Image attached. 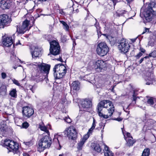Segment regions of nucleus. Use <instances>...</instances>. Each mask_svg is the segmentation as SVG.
Returning a JSON list of instances; mask_svg holds the SVG:
<instances>
[{
  "label": "nucleus",
  "mask_w": 156,
  "mask_h": 156,
  "mask_svg": "<svg viewBox=\"0 0 156 156\" xmlns=\"http://www.w3.org/2000/svg\"><path fill=\"white\" fill-rule=\"evenodd\" d=\"M97 110L99 115L106 119L111 117L114 111V107L111 101L103 100L98 103Z\"/></svg>",
  "instance_id": "1"
},
{
  "label": "nucleus",
  "mask_w": 156,
  "mask_h": 156,
  "mask_svg": "<svg viewBox=\"0 0 156 156\" xmlns=\"http://www.w3.org/2000/svg\"><path fill=\"white\" fill-rule=\"evenodd\" d=\"M36 73L34 76V80L37 82L44 80L48 83L47 75L50 70V66L48 64L42 63L37 64Z\"/></svg>",
  "instance_id": "2"
},
{
  "label": "nucleus",
  "mask_w": 156,
  "mask_h": 156,
  "mask_svg": "<svg viewBox=\"0 0 156 156\" xmlns=\"http://www.w3.org/2000/svg\"><path fill=\"white\" fill-rule=\"evenodd\" d=\"M25 16L26 19L23 21L22 25L19 27H17V32L18 34H23L30 29L34 23V18L30 14H26Z\"/></svg>",
  "instance_id": "3"
},
{
  "label": "nucleus",
  "mask_w": 156,
  "mask_h": 156,
  "mask_svg": "<svg viewBox=\"0 0 156 156\" xmlns=\"http://www.w3.org/2000/svg\"><path fill=\"white\" fill-rule=\"evenodd\" d=\"M49 135H45L39 140L38 144V151L40 152L43 151L45 149L50 147L52 140Z\"/></svg>",
  "instance_id": "4"
},
{
  "label": "nucleus",
  "mask_w": 156,
  "mask_h": 156,
  "mask_svg": "<svg viewBox=\"0 0 156 156\" xmlns=\"http://www.w3.org/2000/svg\"><path fill=\"white\" fill-rule=\"evenodd\" d=\"M54 75L55 79L62 78L66 72V67L62 64L55 65L53 69Z\"/></svg>",
  "instance_id": "5"
},
{
  "label": "nucleus",
  "mask_w": 156,
  "mask_h": 156,
  "mask_svg": "<svg viewBox=\"0 0 156 156\" xmlns=\"http://www.w3.org/2000/svg\"><path fill=\"white\" fill-rule=\"evenodd\" d=\"M154 15H156V2H151L147 9L144 16L148 22L152 20Z\"/></svg>",
  "instance_id": "6"
},
{
  "label": "nucleus",
  "mask_w": 156,
  "mask_h": 156,
  "mask_svg": "<svg viewBox=\"0 0 156 156\" xmlns=\"http://www.w3.org/2000/svg\"><path fill=\"white\" fill-rule=\"evenodd\" d=\"M60 46L58 43L55 40L52 41L50 42V53L48 55H56L60 53Z\"/></svg>",
  "instance_id": "7"
},
{
  "label": "nucleus",
  "mask_w": 156,
  "mask_h": 156,
  "mask_svg": "<svg viewBox=\"0 0 156 156\" xmlns=\"http://www.w3.org/2000/svg\"><path fill=\"white\" fill-rule=\"evenodd\" d=\"M96 51L98 55L103 56L107 54L109 48L105 43L101 42L98 44Z\"/></svg>",
  "instance_id": "8"
},
{
  "label": "nucleus",
  "mask_w": 156,
  "mask_h": 156,
  "mask_svg": "<svg viewBox=\"0 0 156 156\" xmlns=\"http://www.w3.org/2000/svg\"><path fill=\"white\" fill-rule=\"evenodd\" d=\"M107 64L103 60H98L93 62V68L96 70L97 71L100 72L106 70Z\"/></svg>",
  "instance_id": "9"
},
{
  "label": "nucleus",
  "mask_w": 156,
  "mask_h": 156,
  "mask_svg": "<svg viewBox=\"0 0 156 156\" xmlns=\"http://www.w3.org/2000/svg\"><path fill=\"white\" fill-rule=\"evenodd\" d=\"M152 70V69L150 68L145 71L146 73L144 76V78L147 85L152 84L155 81Z\"/></svg>",
  "instance_id": "10"
},
{
  "label": "nucleus",
  "mask_w": 156,
  "mask_h": 156,
  "mask_svg": "<svg viewBox=\"0 0 156 156\" xmlns=\"http://www.w3.org/2000/svg\"><path fill=\"white\" fill-rule=\"evenodd\" d=\"M4 144L8 147V149H11L9 150L10 151H13L14 153V152H16L18 150L19 147L18 144L13 141L6 139L5 140Z\"/></svg>",
  "instance_id": "11"
},
{
  "label": "nucleus",
  "mask_w": 156,
  "mask_h": 156,
  "mask_svg": "<svg viewBox=\"0 0 156 156\" xmlns=\"http://www.w3.org/2000/svg\"><path fill=\"white\" fill-rule=\"evenodd\" d=\"M12 19L11 17L5 14L0 16V27L3 28L5 26H8L11 23Z\"/></svg>",
  "instance_id": "12"
},
{
  "label": "nucleus",
  "mask_w": 156,
  "mask_h": 156,
  "mask_svg": "<svg viewBox=\"0 0 156 156\" xmlns=\"http://www.w3.org/2000/svg\"><path fill=\"white\" fill-rule=\"evenodd\" d=\"M130 45L124 39L121 40L118 45V48L121 52L123 53H126L128 51Z\"/></svg>",
  "instance_id": "13"
},
{
  "label": "nucleus",
  "mask_w": 156,
  "mask_h": 156,
  "mask_svg": "<svg viewBox=\"0 0 156 156\" xmlns=\"http://www.w3.org/2000/svg\"><path fill=\"white\" fill-rule=\"evenodd\" d=\"M92 106L91 101L88 99L83 100L81 101V107L80 109L81 111H88V109Z\"/></svg>",
  "instance_id": "14"
},
{
  "label": "nucleus",
  "mask_w": 156,
  "mask_h": 156,
  "mask_svg": "<svg viewBox=\"0 0 156 156\" xmlns=\"http://www.w3.org/2000/svg\"><path fill=\"white\" fill-rule=\"evenodd\" d=\"M67 135L72 140L75 139L77 137V133L75 128L73 126L68 128L66 130Z\"/></svg>",
  "instance_id": "15"
},
{
  "label": "nucleus",
  "mask_w": 156,
  "mask_h": 156,
  "mask_svg": "<svg viewBox=\"0 0 156 156\" xmlns=\"http://www.w3.org/2000/svg\"><path fill=\"white\" fill-rule=\"evenodd\" d=\"M13 43V40L11 37L5 34L2 37V44L6 47H9Z\"/></svg>",
  "instance_id": "16"
},
{
  "label": "nucleus",
  "mask_w": 156,
  "mask_h": 156,
  "mask_svg": "<svg viewBox=\"0 0 156 156\" xmlns=\"http://www.w3.org/2000/svg\"><path fill=\"white\" fill-rule=\"evenodd\" d=\"M23 115L27 118H30L34 113V110L32 108L28 106L24 107L23 108Z\"/></svg>",
  "instance_id": "17"
},
{
  "label": "nucleus",
  "mask_w": 156,
  "mask_h": 156,
  "mask_svg": "<svg viewBox=\"0 0 156 156\" xmlns=\"http://www.w3.org/2000/svg\"><path fill=\"white\" fill-rule=\"evenodd\" d=\"M11 3L10 0H2L1 1V7L3 9H8Z\"/></svg>",
  "instance_id": "18"
},
{
  "label": "nucleus",
  "mask_w": 156,
  "mask_h": 156,
  "mask_svg": "<svg viewBox=\"0 0 156 156\" xmlns=\"http://www.w3.org/2000/svg\"><path fill=\"white\" fill-rule=\"evenodd\" d=\"M31 54L33 58L36 59L41 56V51L40 49L36 47L33 51H31Z\"/></svg>",
  "instance_id": "19"
},
{
  "label": "nucleus",
  "mask_w": 156,
  "mask_h": 156,
  "mask_svg": "<svg viewBox=\"0 0 156 156\" xmlns=\"http://www.w3.org/2000/svg\"><path fill=\"white\" fill-rule=\"evenodd\" d=\"M88 138V135H84L83 138L80 140V142L77 144V148L78 150H81L82 149L84 143Z\"/></svg>",
  "instance_id": "20"
},
{
  "label": "nucleus",
  "mask_w": 156,
  "mask_h": 156,
  "mask_svg": "<svg viewBox=\"0 0 156 156\" xmlns=\"http://www.w3.org/2000/svg\"><path fill=\"white\" fill-rule=\"evenodd\" d=\"M7 126L5 122H1L0 123V133L2 134L5 133L7 131Z\"/></svg>",
  "instance_id": "21"
},
{
  "label": "nucleus",
  "mask_w": 156,
  "mask_h": 156,
  "mask_svg": "<svg viewBox=\"0 0 156 156\" xmlns=\"http://www.w3.org/2000/svg\"><path fill=\"white\" fill-rule=\"evenodd\" d=\"M147 104L153 107L156 105V98L153 97H149L147 99Z\"/></svg>",
  "instance_id": "22"
},
{
  "label": "nucleus",
  "mask_w": 156,
  "mask_h": 156,
  "mask_svg": "<svg viewBox=\"0 0 156 156\" xmlns=\"http://www.w3.org/2000/svg\"><path fill=\"white\" fill-rule=\"evenodd\" d=\"M80 84L79 82L78 81H74L71 84V89L75 90H79L80 88Z\"/></svg>",
  "instance_id": "23"
},
{
  "label": "nucleus",
  "mask_w": 156,
  "mask_h": 156,
  "mask_svg": "<svg viewBox=\"0 0 156 156\" xmlns=\"http://www.w3.org/2000/svg\"><path fill=\"white\" fill-rule=\"evenodd\" d=\"M6 94V87L5 85H2L0 87V95L5 96Z\"/></svg>",
  "instance_id": "24"
},
{
  "label": "nucleus",
  "mask_w": 156,
  "mask_h": 156,
  "mask_svg": "<svg viewBox=\"0 0 156 156\" xmlns=\"http://www.w3.org/2000/svg\"><path fill=\"white\" fill-rule=\"evenodd\" d=\"M39 128L41 130L44 132L46 134V135H50L48 130L47 129V127L44 125H41L39 126Z\"/></svg>",
  "instance_id": "25"
},
{
  "label": "nucleus",
  "mask_w": 156,
  "mask_h": 156,
  "mask_svg": "<svg viewBox=\"0 0 156 156\" xmlns=\"http://www.w3.org/2000/svg\"><path fill=\"white\" fill-rule=\"evenodd\" d=\"M84 79L87 81L90 82V81H92L94 79V77L90 74L86 75L84 76Z\"/></svg>",
  "instance_id": "26"
},
{
  "label": "nucleus",
  "mask_w": 156,
  "mask_h": 156,
  "mask_svg": "<svg viewBox=\"0 0 156 156\" xmlns=\"http://www.w3.org/2000/svg\"><path fill=\"white\" fill-rule=\"evenodd\" d=\"M122 133H123L125 139L127 141V144L128 145L130 146H132L134 143L135 142V141H134L132 140L133 139L131 138L130 139H127L126 138L124 134L123 131L122 130Z\"/></svg>",
  "instance_id": "27"
},
{
  "label": "nucleus",
  "mask_w": 156,
  "mask_h": 156,
  "mask_svg": "<svg viewBox=\"0 0 156 156\" xmlns=\"http://www.w3.org/2000/svg\"><path fill=\"white\" fill-rule=\"evenodd\" d=\"M92 147L95 151L98 152H100L101 151V149L99 144H94Z\"/></svg>",
  "instance_id": "28"
},
{
  "label": "nucleus",
  "mask_w": 156,
  "mask_h": 156,
  "mask_svg": "<svg viewBox=\"0 0 156 156\" xmlns=\"http://www.w3.org/2000/svg\"><path fill=\"white\" fill-rule=\"evenodd\" d=\"M62 138V136L60 135H58L57 134H55L54 135V140L55 141V140H57L58 141L59 144V139H61ZM60 148H58V149L60 150L61 148V146L60 144H59Z\"/></svg>",
  "instance_id": "29"
},
{
  "label": "nucleus",
  "mask_w": 156,
  "mask_h": 156,
  "mask_svg": "<svg viewBox=\"0 0 156 156\" xmlns=\"http://www.w3.org/2000/svg\"><path fill=\"white\" fill-rule=\"evenodd\" d=\"M150 153V149L149 148L145 149L144 150L142 156H149Z\"/></svg>",
  "instance_id": "30"
},
{
  "label": "nucleus",
  "mask_w": 156,
  "mask_h": 156,
  "mask_svg": "<svg viewBox=\"0 0 156 156\" xmlns=\"http://www.w3.org/2000/svg\"><path fill=\"white\" fill-rule=\"evenodd\" d=\"M50 106V103L48 101H45L43 104V107L44 108L46 109L49 108Z\"/></svg>",
  "instance_id": "31"
},
{
  "label": "nucleus",
  "mask_w": 156,
  "mask_h": 156,
  "mask_svg": "<svg viewBox=\"0 0 156 156\" xmlns=\"http://www.w3.org/2000/svg\"><path fill=\"white\" fill-rule=\"evenodd\" d=\"M127 12V11H126L125 10H118L117 11L116 13L117 15L119 16H122L124 14Z\"/></svg>",
  "instance_id": "32"
},
{
  "label": "nucleus",
  "mask_w": 156,
  "mask_h": 156,
  "mask_svg": "<svg viewBox=\"0 0 156 156\" xmlns=\"http://www.w3.org/2000/svg\"><path fill=\"white\" fill-rule=\"evenodd\" d=\"M60 22L62 24L64 28L66 31H68L69 29V26L64 21L62 20L60 21Z\"/></svg>",
  "instance_id": "33"
},
{
  "label": "nucleus",
  "mask_w": 156,
  "mask_h": 156,
  "mask_svg": "<svg viewBox=\"0 0 156 156\" xmlns=\"http://www.w3.org/2000/svg\"><path fill=\"white\" fill-rule=\"evenodd\" d=\"M137 94L136 93V91L135 90H133V102L134 101V103L136 104V101L138 99H139V97H136Z\"/></svg>",
  "instance_id": "34"
},
{
  "label": "nucleus",
  "mask_w": 156,
  "mask_h": 156,
  "mask_svg": "<svg viewBox=\"0 0 156 156\" xmlns=\"http://www.w3.org/2000/svg\"><path fill=\"white\" fill-rule=\"evenodd\" d=\"M16 91L15 89H12L10 92L9 94L12 97L16 98Z\"/></svg>",
  "instance_id": "35"
},
{
  "label": "nucleus",
  "mask_w": 156,
  "mask_h": 156,
  "mask_svg": "<svg viewBox=\"0 0 156 156\" xmlns=\"http://www.w3.org/2000/svg\"><path fill=\"white\" fill-rule=\"evenodd\" d=\"M148 56L149 58V57L153 58L156 57V50H154L151 53H150Z\"/></svg>",
  "instance_id": "36"
},
{
  "label": "nucleus",
  "mask_w": 156,
  "mask_h": 156,
  "mask_svg": "<svg viewBox=\"0 0 156 156\" xmlns=\"http://www.w3.org/2000/svg\"><path fill=\"white\" fill-rule=\"evenodd\" d=\"M28 87L29 89L32 91L33 93H34V92L35 89L37 87V86L35 85L32 86L31 85H29Z\"/></svg>",
  "instance_id": "37"
},
{
  "label": "nucleus",
  "mask_w": 156,
  "mask_h": 156,
  "mask_svg": "<svg viewBox=\"0 0 156 156\" xmlns=\"http://www.w3.org/2000/svg\"><path fill=\"white\" fill-rule=\"evenodd\" d=\"M104 155L105 156H113L114 154L110 151L107 152H104Z\"/></svg>",
  "instance_id": "38"
},
{
  "label": "nucleus",
  "mask_w": 156,
  "mask_h": 156,
  "mask_svg": "<svg viewBox=\"0 0 156 156\" xmlns=\"http://www.w3.org/2000/svg\"><path fill=\"white\" fill-rule=\"evenodd\" d=\"M64 119L65 122L68 123H70L71 122V119L68 116L67 117H65V118H64Z\"/></svg>",
  "instance_id": "39"
},
{
  "label": "nucleus",
  "mask_w": 156,
  "mask_h": 156,
  "mask_svg": "<svg viewBox=\"0 0 156 156\" xmlns=\"http://www.w3.org/2000/svg\"><path fill=\"white\" fill-rule=\"evenodd\" d=\"M29 126V124L28 123L26 122H25L22 123V126L23 128L27 129L28 127Z\"/></svg>",
  "instance_id": "40"
},
{
  "label": "nucleus",
  "mask_w": 156,
  "mask_h": 156,
  "mask_svg": "<svg viewBox=\"0 0 156 156\" xmlns=\"http://www.w3.org/2000/svg\"><path fill=\"white\" fill-rule=\"evenodd\" d=\"M94 129L91 127L88 130V131L87 133V134H85V135H88V137H89L90 135L92 134V132L94 130Z\"/></svg>",
  "instance_id": "41"
},
{
  "label": "nucleus",
  "mask_w": 156,
  "mask_h": 156,
  "mask_svg": "<svg viewBox=\"0 0 156 156\" xmlns=\"http://www.w3.org/2000/svg\"><path fill=\"white\" fill-rule=\"evenodd\" d=\"M12 81L13 82V83H14L15 84L19 86H20V83L18 81L16 80L15 79H12Z\"/></svg>",
  "instance_id": "42"
},
{
  "label": "nucleus",
  "mask_w": 156,
  "mask_h": 156,
  "mask_svg": "<svg viewBox=\"0 0 156 156\" xmlns=\"http://www.w3.org/2000/svg\"><path fill=\"white\" fill-rule=\"evenodd\" d=\"M96 120L95 119L93 118V122L92 124V125L91 127L94 128V129H95V127L96 126Z\"/></svg>",
  "instance_id": "43"
},
{
  "label": "nucleus",
  "mask_w": 156,
  "mask_h": 156,
  "mask_svg": "<svg viewBox=\"0 0 156 156\" xmlns=\"http://www.w3.org/2000/svg\"><path fill=\"white\" fill-rule=\"evenodd\" d=\"M112 119L113 120L117 121L118 122H120L122 120V119L120 117H118L117 118H113V119Z\"/></svg>",
  "instance_id": "44"
},
{
  "label": "nucleus",
  "mask_w": 156,
  "mask_h": 156,
  "mask_svg": "<svg viewBox=\"0 0 156 156\" xmlns=\"http://www.w3.org/2000/svg\"><path fill=\"white\" fill-rule=\"evenodd\" d=\"M143 55V54L141 53V52H140L138 54H137L135 56V57L137 59L139 58L140 57H141Z\"/></svg>",
  "instance_id": "45"
},
{
  "label": "nucleus",
  "mask_w": 156,
  "mask_h": 156,
  "mask_svg": "<svg viewBox=\"0 0 156 156\" xmlns=\"http://www.w3.org/2000/svg\"><path fill=\"white\" fill-rule=\"evenodd\" d=\"M147 58H149V57L147 56H146L144 57V58H141L139 61V63H141L144 60V59H147Z\"/></svg>",
  "instance_id": "46"
},
{
  "label": "nucleus",
  "mask_w": 156,
  "mask_h": 156,
  "mask_svg": "<svg viewBox=\"0 0 156 156\" xmlns=\"http://www.w3.org/2000/svg\"><path fill=\"white\" fill-rule=\"evenodd\" d=\"M104 150L106 151V152H108V151H110L109 150L108 147L105 144H104Z\"/></svg>",
  "instance_id": "47"
},
{
  "label": "nucleus",
  "mask_w": 156,
  "mask_h": 156,
  "mask_svg": "<svg viewBox=\"0 0 156 156\" xmlns=\"http://www.w3.org/2000/svg\"><path fill=\"white\" fill-rule=\"evenodd\" d=\"M1 75H2V79H4L6 77V75L5 73L3 72L2 73Z\"/></svg>",
  "instance_id": "48"
},
{
  "label": "nucleus",
  "mask_w": 156,
  "mask_h": 156,
  "mask_svg": "<svg viewBox=\"0 0 156 156\" xmlns=\"http://www.w3.org/2000/svg\"><path fill=\"white\" fill-rule=\"evenodd\" d=\"M98 23H97L96 22V23L94 25L96 27V28L97 29V30L98 32H98L99 31V32H100V31H99V29L98 28V27L99 28V27L98 26Z\"/></svg>",
  "instance_id": "49"
},
{
  "label": "nucleus",
  "mask_w": 156,
  "mask_h": 156,
  "mask_svg": "<svg viewBox=\"0 0 156 156\" xmlns=\"http://www.w3.org/2000/svg\"><path fill=\"white\" fill-rule=\"evenodd\" d=\"M126 136L128 138H130L132 139H133L132 137L131 136L130 134L129 133H127L126 134Z\"/></svg>",
  "instance_id": "50"
},
{
  "label": "nucleus",
  "mask_w": 156,
  "mask_h": 156,
  "mask_svg": "<svg viewBox=\"0 0 156 156\" xmlns=\"http://www.w3.org/2000/svg\"><path fill=\"white\" fill-rule=\"evenodd\" d=\"M148 44L150 46H151V47H153V46H154V45H155L154 43L152 42H149Z\"/></svg>",
  "instance_id": "51"
},
{
  "label": "nucleus",
  "mask_w": 156,
  "mask_h": 156,
  "mask_svg": "<svg viewBox=\"0 0 156 156\" xmlns=\"http://www.w3.org/2000/svg\"><path fill=\"white\" fill-rule=\"evenodd\" d=\"M66 101V99L65 98H63L62 99V104H64Z\"/></svg>",
  "instance_id": "52"
},
{
  "label": "nucleus",
  "mask_w": 156,
  "mask_h": 156,
  "mask_svg": "<svg viewBox=\"0 0 156 156\" xmlns=\"http://www.w3.org/2000/svg\"><path fill=\"white\" fill-rule=\"evenodd\" d=\"M57 59V60L60 61L62 62H63L62 59L61 58V57L59 56V58L55 59Z\"/></svg>",
  "instance_id": "53"
},
{
  "label": "nucleus",
  "mask_w": 156,
  "mask_h": 156,
  "mask_svg": "<svg viewBox=\"0 0 156 156\" xmlns=\"http://www.w3.org/2000/svg\"><path fill=\"white\" fill-rule=\"evenodd\" d=\"M140 50L141 51V53L142 52L143 53H144L145 51V50L142 48H140Z\"/></svg>",
  "instance_id": "54"
},
{
  "label": "nucleus",
  "mask_w": 156,
  "mask_h": 156,
  "mask_svg": "<svg viewBox=\"0 0 156 156\" xmlns=\"http://www.w3.org/2000/svg\"><path fill=\"white\" fill-rule=\"evenodd\" d=\"M59 13L62 15H65V13L64 12L62 11V10H60Z\"/></svg>",
  "instance_id": "55"
},
{
  "label": "nucleus",
  "mask_w": 156,
  "mask_h": 156,
  "mask_svg": "<svg viewBox=\"0 0 156 156\" xmlns=\"http://www.w3.org/2000/svg\"><path fill=\"white\" fill-rule=\"evenodd\" d=\"M148 30H149V29L145 28V30L143 32L142 34H143L145 33V32H147V30L148 31Z\"/></svg>",
  "instance_id": "56"
},
{
  "label": "nucleus",
  "mask_w": 156,
  "mask_h": 156,
  "mask_svg": "<svg viewBox=\"0 0 156 156\" xmlns=\"http://www.w3.org/2000/svg\"><path fill=\"white\" fill-rule=\"evenodd\" d=\"M25 144L27 145H29L30 144V142H24Z\"/></svg>",
  "instance_id": "57"
},
{
  "label": "nucleus",
  "mask_w": 156,
  "mask_h": 156,
  "mask_svg": "<svg viewBox=\"0 0 156 156\" xmlns=\"http://www.w3.org/2000/svg\"><path fill=\"white\" fill-rule=\"evenodd\" d=\"M126 1L128 3H129L130 2H132L133 0H126Z\"/></svg>",
  "instance_id": "58"
},
{
  "label": "nucleus",
  "mask_w": 156,
  "mask_h": 156,
  "mask_svg": "<svg viewBox=\"0 0 156 156\" xmlns=\"http://www.w3.org/2000/svg\"><path fill=\"white\" fill-rule=\"evenodd\" d=\"M103 125H102V126H103V128H102V130H101V132H102H102H103V129H104V127H105V124L103 123Z\"/></svg>",
  "instance_id": "59"
},
{
  "label": "nucleus",
  "mask_w": 156,
  "mask_h": 156,
  "mask_svg": "<svg viewBox=\"0 0 156 156\" xmlns=\"http://www.w3.org/2000/svg\"><path fill=\"white\" fill-rule=\"evenodd\" d=\"M23 156H30L29 155L26 153H25L23 154Z\"/></svg>",
  "instance_id": "60"
},
{
  "label": "nucleus",
  "mask_w": 156,
  "mask_h": 156,
  "mask_svg": "<svg viewBox=\"0 0 156 156\" xmlns=\"http://www.w3.org/2000/svg\"><path fill=\"white\" fill-rule=\"evenodd\" d=\"M37 1H41V2H45L47 1V0H37Z\"/></svg>",
  "instance_id": "61"
},
{
  "label": "nucleus",
  "mask_w": 156,
  "mask_h": 156,
  "mask_svg": "<svg viewBox=\"0 0 156 156\" xmlns=\"http://www.w3.org/2000/svg\"><path fill=\"white\" fill-rule=\"evenodd\" d=\"M13 58L14 57V56H13V55L12 56H11V59H12V60H13V61H14V59H12V58H13Z\"/></svg>",
  "instance_id": "62"
},
{
  "label": "nucleus",
  "mask_w": 156,
  "mask_h": 156,
  "mask_svg": "<svg viewBox=\"0 0 156 156\" xmlns=\"http://www.w3.org/2000/svg\"><path fill=\"white\" fill-rule=\"evenodd\" d=\"M75 11L76 12H79V10L78 9H76Z\"/></svg>",
  "instance_id": "63"
},
{
  "label": "nucleus",
  "mask_w": 156,
  "mask_h": 156,
  "mask_svg": "<svg viewBox=\"0 0 156 156\" xmlns=\"http://www.w3.org/2000/svg\"><path fill=\"white\" fill-rule=\"evenodd\" d=\"M83 31H84V32H86L87 31V30L85 29V30H83Z\"/></svg>",
  "instance_id": "64"
}]
</instances>
